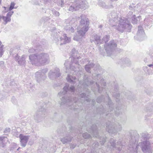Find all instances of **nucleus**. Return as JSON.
Returning a JSON list of instances; mask_svg holds the SVG:
<instances>
[{
    "instance_id": "obj_8",
    "label": "nucleus",
    "mask_w": 153,
    "mask_h": 153,
    "mask_svg": "<svg viewBox=\"0 0 153 153\" xmlns=\"http://www.w3.org/2000/svg\"><path fill=\"white\" fill-rule=\"evenodd\" d=\"M19 137L21 139V142L22 143V146L24 147L25 146L27 141V137L23 136L22 134H20Z\"/></svg>"
},
{
    "instance_id": "obj_2",
    "label": "nucleus",
    "mask_w": 153,
    "mask_h": 153,
    "mask_svg": "<svg viewBox=\"0 0 153 153\" xmlns=\"http://www.w3.org/2000/svg\"><path fill=\"white\" fill-rule=\"evenodd\" d=\"M145 34L143 27L141 26L138 27V30L136 35L134 36V39L140 41H141L144 39Z\"/></svg>"
},
{
    "instance_id": "obj_19",
    "label": "nucleus",
    "mask_w": 153,
    "mask_h": 153,
    "mask_svg": "<svg viewBox=\"0 0 153 153\" xmlns=\"http://www.w3.org/2000/svg\"><path fill=\"white\" fill-rule=\"evenodd\" d=\"M143 102V100L142 101V100H141V101H140V102Z\"/></svg>"
},
{
    "instance_id": "obj_11",
    "label": "nucleus",
    "mask_w": 153,
    "mask_h": 153,
    "mask_svg": "<svg viewBox=\"0 0 153 153\" xmlns=\"http://www.w3.org/2000/svg\"><path fill=\"white\" fill-rule=\"evenodd\" d=\"M131 62L129 59L128 58L125 59V65H126L127 66L130 65Z\"/></svg>"
},
{
    "instance_id": "obj_24",
    "label": "nucleus",
    "mask_w": 153,
    "mask_h": 153,
    "mask_svg": "<svg viewBox=\"0 0 153 153\" xmlns=\"http://www.w3.org/2000/svg\"><path fill=\"white\" fill-rule=\"evenodd\" d=\"M87 66V65H86V66L85 68V69H86V70H87V69H86Z\"/></svg>"
},
{
    "instance_id": "obj_6",
    "label": "nucleus",
    "mask_w": 153,
    "mask_h": 153,
    "mask_svg": "<svg viewBox=\"0 0 153 153\" xmlns=\"http://www.w3.org/2000/svg\"><path fill=\"white\" fill-rule=\"evenodd\" d=\"M13 12H10L7 14L6 17L4 16L3 17V20L5 24H6L7 22H10L11 20L10 17L12 15Z\"/></svg>"
},
{
    "instance_id": "obj_4",
    "label": "nucleus",
    "mask_w": 153,
    "mask_h": 153,
    "mask_svg": "<svg viewBox=\"0 0 153 153\" xmlns=\"http://www.w3.org/2000/svg\"><path fill=\"white\" fill-rule=\"evenodd\" d=\"M127 20H130L131 21L132 23L133 24H137L138 22V20L137 19L135 15L133 14V12L132 11H130L127 15L126 18H125Z\"/></svg>"
},
{
    "instance_id": "obj_22",
    "label": "nucleus",
    "mask_w": 153,
    "mask_h": 153,
    "mask_svg": "<svg viewBox=\"0 0 153 153\" xmlns=\"http://www.w3.org/2000/svg\"><path fill=\"white\" fill-rule=\"evenodd\" d=\"M140 17H141V16H138V18H139Z\"/></svg>"
},
{
    "instance_id": "obj_5",
    "label": "nucleus",
    "mask_w": 153,
    "mask_h": 153,
    "mask_svg": "<svg viewBox=\"0 0 153 153\" xmlns=\"http://www.w3.org/2000/svg\"><path fill=\"white\" fill-rule=\"evenodd\" d=\"M132 25L125 18V32L129 33L131 31Z\"/></svg>"
},
{
    "instance_id": "obj_1",
    "label": "nucleus",
    "mask_w": 153,
    "mask_h": 153,
    "mask_svg": "<svg viewBox=\"0 0 153 153\" xmlns=\"http://www.w3.org/2000/svg\"><path fill=\"white\" fill-rule=\"evenodd\" d=\"M148 134H144L143 136V140L141 143H140L138 145V141L139 138V134H135V135L131 136V139L130 140V148H133L134 147L140 146L142 148V151L143 153H152V148L153 147V143H151L146 138Z\"/></svg>"
},
{
    "instance_id": "obj_12",
    "label": "nucleus",
    "mask_w": 153,
    "mask_h": 153,
    "mask_svg": "<svg viewBox=\"0 0 153 153\" xmlns=\"http://www.w3.org/2000/svg\"><path fill=\"white\" fill-rule=\"evenodd\" d=\"M15 5V3L14 2H12L11 3L10 7H9V10H11L14 8Z\"/></svg>"
},
{
    "instance_id": "obj_7",
    "label": "nucleus",
    "mask_w": 153,
    "mask_h": 153,
    "mask_svg": "<svg viewBox=\"0 0 153 153\" xmlns=\"http://www.w3.org/2000/svg\"><path fill=\"white\" fill-rule=\"evenodd\" d=\"M144 91L148 95H153V88L149 86L145 88Z\"/></svg>"
},
{
    "instance_id": "obj_26",
    "label": "nucleus",
    "mask_w": 153,
    "mask_h": 153,
    "mask_svg": "<svg viewBox=\"0 0 153 153\" xmlns=\"http://www.w3.org/2000/svg\"><path fill=\"white\" fill-rule=\"evenodd\" d=\"M129 7H131V6H129Z\"/></svg>"
},
{
    "instance_id": "obj_18",
    "label": "nucleus",
    "mask_w": 153,
    "mask_h": 153,
    "mask_svg": "<svg viewBox=\"0 0 153 153\" xmlns=\"http://www.w3.org/2000/svg\"><path fill=\"white\" fill-rule=\"evenodd\" d=\"M74 87H71V90H73L74 88Z\"/></svg>"
},
{
    "instance_id": "obj_23",
    "label": "nucleus",
    "mask_w": 153,
    "mask_h": 153,
    "mask_svg": "<svg viewBox=\"0 0 153 153\" xmlns=\"http://www.w3.org/2000/svg\"><path fill=\"white\" fill-rule=\"evenodd\" d=\"M144 1H148L149 0H143Z\"/></svg>"
},
{
    "instance_id": "obj_20",
    "label": "nucleus",
    "mask_w": 153,
    "mask_h": 153,
    "mask_svg": "<svg viewBox=\"0 0 153 153\" xmlns=\"http://www.w3.org/2000/svg\"><path fill=\"white\" fill-rule=\"evenodd\" d=\"M83 22V20L81 21V23L82 24V22Z\"/></svg>"
},
{
    "instance_id": "obj_13",
    "label": "nucleus",
    "mask_w": 153,
    "mask_h": 153,
    "mask_svg": "<svg viewBox=\"0 0 153 153\" xmlns=\"http://www.w3.org/2000/svg\"><path fill=\"white\" fill-rule=\"evenodd\" d=\"M129 133L130 134H136L137 133V132L136 130H131Z\"/></svg>"
},
{
    "instance_id": "obj_25",
    "label": "nucleus",
    "mask_w": 153,
    "mask_h": 153,
    "mask_svg": "<svg viewBox=\"0 0 153 153\" xmlns=\"http://www.w3.org/2000/svg\"><path fill=\"white\" fill-rule=\"evenodd\" d=\"M145 68H147V67H145Z\"/></svg>"
},
{
    "instance_id": "obj_21",
    "label": "nucleus",
    "mask_w": 153,
    "mask_h": 153,
    "mask_svg": "<svg viewBox=\"0 0 153 153\" xmlns=\"http://www.w3.org/2000/svg\"><path fill=\"white\" fill-rule=\"evenodd\" d=\"M129 94H131V92H130L129 91Z\"/></svg>"
},
{
    "instance_id": "obj_9",
    "label": "nucleus",
    "mask_w": 153,
    "mask_h": 153,
    "mask_svg": "<svg viewBox=\"0 0 153 153\" xmlns=\"http://www.w3.org/2000/svg\"><path fill=\"white\" fill-rule=\"evenodd\" d=\"M147 111H149L151 114H153V104L152 103H149L147 107H146Z\"/></svg>"
},
{
    "instance_id": "obj_15",
    "label": "nucleus",
    "mask_w": 153,
    "mask_h": 153,
    "mask_svg": "<svg viewBox=\"0 0 153 153\" xmlns=\"http://www.w3.org/2000/svg\"><path fill=\"white\" fill-rule=\"evenodd\" d=\"M129 98L132 101L135 100V98L134 97H131V95H130V97H129Z\"/></svg>"
},
{
    "instance_id": "obj_16",
    "label": "nucleus",
    "mask_w": 153,
    "mask_h": 153,
    "mask_svg": "<svg viewBox=\"0 0 153 153\" xmlns=\"http://www.w3.org/2000/svg\"><path fill=\"white\" fill-rule=\"evenodd\" d=\"M147 71L148 73L149 74H152V71H151V72L149 71V69H148L147 70Z\"/></svg>"
},
{
    "instance_id": "obj_10",
    "label": "nucleus",
    "mask_w": 153,
    "mask_h": 153,
    "mask_svg": "<svg viewBox=\"0 0 153 153\" xmlns=\"http://www.w3.org/2000/svg\"><path fill=\"white\" fill-rule=\"evenodd\" d=\"M147 53L150 56L151 58L153 57V47H151L150 48L149 52H148Z\"/></svg>"
},
{
    "instance_id": "obj_3",
    "label": "nucleus",
    "mask_w": 153,
    "mask_h": 153,
    "mask_svg": "<svg viewBox=\"0 0 153 153\" xmlns=\"http://www.w3.org/2000/svg\"><path fill=\"white\" fill-rule=\"evenodd\" d=\"M153 24V16H151L149 17L146 18L144 20L143 26L148 30L150 28Z\"/></svg>"
},
{
    "instance_id": "obj_14",
    "label": "nucleus",
    "mask_w": 153,
    "mask_h": 153,
    "mask_svg": "<svg viewBox=\"0 0 153 153\" xmlns=\"http://www.w3.org/2000/svg\"><path fill=\"white\" fill-rule=\"evenodd\" d=\"M148 6H149V5H146L145 4H144L142 6V9H143V10H145L146 9V8L147 7H148Z\"/></svg>"
},
{
    "instance_id": "obj_17",
    "label": "nucleus",
    "mask_w": 153,
    "mask_h": 153,
    "mask_svg": "<svg viewBox=\"0 0 153 153\" xmlns=\"http://www.w3.org/2000/svg\"><path fill=\"white\" fill-rule=\"evenodd\" d=\"M4 16H0V20L1 19H3V17H4Z\"/></svg>"
}]
</instances>
